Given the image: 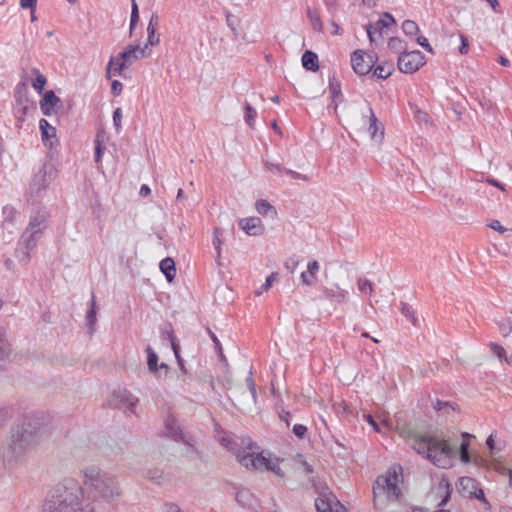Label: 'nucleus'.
Instances as JSON below:
<instances>
[{"label":"nucleus","instance_id":"1","mask_svg":"<svg viewBox=\"0 0 512 512\" xmlns=\"http://www.w3.org/2000/svg\"><path fill=\"white\" fill-rule=\"evenodd\" d=\"M43 428L42 420L34 414L22 417L11 429L8 444L3 450L4 462L12 466L38 445Z\"/></svg>","mask_w":512,"mask_h":512},{"label":"nucleus","instance_id":"2","mask_svg":"<svg viewBox=\"0 0 512 512\" xmlns=\"http://www.w3.org/2000/svg\"><path fill=\"white\" fill-rule=\"evenodd\" d=\"M88 506L83 483L74 477H65L50 488L41 512H84Z\"/></svg>","mask_w":512,"mask_h":512},{"label":"nucleus","instance_id":"3","mask_svg":"<svg viewBox=\"0 0 512 512\" xmlns=\"http://www.w3.org/2000/svg\"><path fill=\"white\" fill-rule=\"evenodd\" d=\"M87 502L113 501L122 493L117 476L100 469L97 466L85 467L80 472Z\"/></svg>","mask_w":512,"mask_h":512},{"label":"nucleus","instance_id":"4","mask_svg":"<svg viewBox=\"0 0 512 512\" xmlns=\"http://www.w3.org/2000/svg\"><path fill=\"white\" fill-rule=\"evenodd\" d=\"M413 449L443 469L451 467L456 456V449L449 444L448 439L437 434H425L415 438Z\"/></svg>","mask_w":512,"mask_h":512},{"label":"nucleus","instance_id":"5","mask_svg":"<svg viewBox=\"0 0 512 512\" xmlns=\"http://www.w3.org/2000/svg\"><path fill=\"white\" fill-rule=\"evenodd\" d=\"M403 484V468L399 464L392 465L384 474L378 476L373 485V503L376 509H383L401 497Z\"/></svg>","mask_w":512,"mask_h":512},{"label":"nucleus","instance_id":"6","mask_svg":"<svg viewBox=\"0 0 512 512\" xmlns=\"http://www.w3.org/2000/svg\"><path fill=\"white\" fill-rule=\"evenodd\" d=\"M236 459L239 464L247 470L258 472H270L278 478H283L285 475L282 464L283 458L272 456L265 452H255L251 446L246 449L237 450L235 452Z\"/></svg>","mask_w":512,"mask_h":512},{"label":"nucleus","instance_id":"7","mask_svg":"<svg viewBox=\"0 0 512 512\" xmlns=\"http://www.w3.org/2000/svg\"><path fill=\"white\" fill-rule=\"evenodd\" d=\"M352 126L357 131L366 130L371 139L377 143H381L384 138V126L369 106L361 108L360 112L354 116Z\"/></svg>","mask_w":512,"mask_h":512},{"label":"nucleus","instance_id":"8","mask_svg":"<svg viewBox=\"0 0 512 512\" xmlns=\"http://www.w3.org/2000/svg\"><path fill=\"white\" fill-rule=\"evenodd\" d=\"M57 170L51 163H45L34 175L31 183V191L39 194L45 190L56 177Z\"/></svg>","mask_w":512,"mask_h":512},{"label":"nucleus","instance_id":"9","mask_svg":"<svg viewBox=\"0 0 512 512\" xmlns=\"http://www.w3.org/2000/svg\"><path fill=\"white\" fill-rule=\"evenodd\" d=\"M425 64L420 51L403 52L398 57V68L403 73H414Z\"/></svg>","mask_w":512,"mask_h":512},{"label":"nucleus","instance_id":"10","mask_svg":"<svg viewBox=\"0 0 512 512\" xmlns=\"http://www.w3.org/2000/svg\"><path fill=\"white\" fill-rule=\"evenodd\" d=\"M457 490L466 497L480 500L487 509H490V504L485 498L483 490L477 487V482L473 478L461 477L457 483Z\"/></svg>","mask_w":512,"mask_h":512},{"label":"nucleus","instance_id":"11","mask_svg":"<svg viewBox=\"0 0 512 512\" xmlns=\"http://www.w3.org/2000/svg\"><path fill=\"white\" fill-rule=\"evenodd\" d=\"M376 57L374 54L365 53L362 50H356L351 56V64L355 73L366 75L372 69Z\"/></svg>","mask_w":512,"mask_h":512},{"label":"nucleus","instance_id":"12","mask_svg":"<svg viewBox=\"0 0 512 512\" xmlns=\"http://www.w3.org/2000/svg\"><path fill=\"white\" fill-rule=\"evenodd\" d=\"M151 52L152 50L148 49V44H145L143 47L139 44H129L119 54L130 67L138 60L149 57Z\"/></svg>","mask_w":512,"mask_h":512},{"label":"nucleus","instance_id":"13","mask_svg":"<svg viewBox=\"0 0 512 512\" xmlns=\"http://www.w3.org/2000/svg\"><path fill=\"white\" fill-rule=\"evenodd\" d=\"M261 36V24L256 21H246L241 26L239 33H236V37L248 44L256 43Z\"/></svg>","mask_w":512,"mask_h":512},{"label":"nucleus","instance_id":"14","mask_svg":"<svg viewBox=\"0 0 512 512\" xmlns=\"http://www.w3.org/2000/svg\"><path fill=\"white\" fill-rule=\"evenodd\" d=\"M128 68L129 66L126 61L118 53L110 57L105 69V77L108 80L114 77H122Z\"/></svg>","mask_w":512,"mask_h":512},{"label":"nucleus","instance_id":"15","mask_svg":"<svg viewBox=\"0 0 512 512\" xmlns=\"http://www.w3.org/2000/svg\"><path fill=\"white\" fill-rule=\"evenodd\" d=\"M237 238V230L234 226H219L214 230V245L218 255H220V246L232 242Z\"/></svg>","mask_w":512,"mask_h":512},{"label":"nucleus","instance_id":"16","mask_svg":"<svg viewBox=\"0 0 512 512\" xmlns=\"http://www.w3.org/2000/svg\"><path fill=\"white\" fill-rule=\"evenodd\" d=\"M39 128L41 131V138L46 147L53 149L57 143V131L56 128L50 125L46 119H41L39 122Z\"/></svg>","mask_w":512,"mask_h":512},{"label":"nucleus","instance_id":"17","mask_svg":"<svg viewBox=\"0 0 512 512\" xmlns=\"http://www.w3.org/2000/svg\"><path fill=\"white\" fill-rule=\"evenodd\" d=\"M320 264L317 260H310L306 265V270L300 274L301 283L304 286H314L318 282V272Z\"/></svg>","mask_w":512,"mask_h":512},{"label":"nucleus","instance_id":"18","mask_svg":"<svg viewBox=\"0 0 512 512\" xmlns=\"http://www.w3.org/2000/svg\"><path fill=\"white\" fill-rule=\"evenodd\" d=\"M395 23L393 16L390 13H384L383 16L375 23L374 26H366L367 35L371 44L375 42L374 31H379L381 34L384 28H387Z\"/></svg>","mask_w":512,"mask_h":512},{"label":"nucleus","instance_id":"19","mask_svg":"<svg viewBox=\"0 0 512 512\" xmlns=\"http://www.w3.org/2000/svg\"><path fill=\"white\" fill-rule=\"evenodd\" d=\"M339 500L332 493L319 496L315 501V507L318 512H334L339 504Z\"/></svg>","mask_w":512,"mask_h":512},{"label":"nucleus","instance_id":"20","mask_svg":"<svg viewBox=\"0 0 512 512\" xmlns=\"http://www.w3.org/2000/svg\"><path fill=\"white\" fill-rule=\"evenodd\" d=\"M146 352L147 366L149 371L154 374H158L159 376H161L162 371H164V374H167L169 370L168 365L165 363H161L160 366H158V356L150 346L146 348Z\"/></svg>","mask_w":512,"mask_h":512},{"label":"nucleus","instance_id":"21","mask_svg":"<svg viewBox=\"0 0 512 512\" xmlns=\"http://www.w3.org/2000/svg\"><path fill=\"white\" fill-rule=\"evenodd\" d=\"M164 432L175 441H181L183 439V432L176 419L171 415H168L164 420Z\"/></svg>","mask_w":512,"mask_h":512},{"label":"nucleus","instance_id":"22","mask_svg":"<svg viewBox=\"0 0 512 512\" xmlns=\"http://www.w3.org/2000/svg\"><path fill=\"white\" fill-rule=\"evenodd\" d=\"M59 102L60 99L55 95L53 91H47L40 101V108L43 114L50 116L54 112L55 107Z\"/></svg>","mask_w":512,"mask_h":512},{"label":"nucleus","instance_id":"23","mask_svg":"<svg viewBox=\"0 0 512 512\" xmlns=\"http://www.w3.org/2000/svg\"><path fill=\"white\" fill-rule=\"evenodd\" d=\"M488 348L501 364L512 365V355H508L506 349L501 344L490 342Z\"/></svg>","mask_w":512,"mask_h":512},{"label":"nucleus","instance_id":"24","mask_svg":"<svg viewBox=\"0 0 512 512\" xmlns=\"http://www.w3.org/2000/svg\"><path fill=\"white\" fill-rule=\"evenodd\" d=\"M116 397L119 399L117 403L119 407L130 412L133 411L136 403L138 402V399L127 391L119 392Z\"/></svg>","mask_w":512,"mask_h":512},{"label":"nucleus","instance_id":"25","mask_svg":"<svg viewBox=\"0 0 512 512\" xmlns=\"http://www.w3.org/2000/svg\"><path fill=\"white\" fill-rule=\"evenodd\" d=\"M160 270L165 275L168 282H172L176 275L175 262L172 258L167 257L160 262Z\"/></svg>","mask_w":512,"mask_h":512},{"label":"nucleus","instance_id":"26","mask_svg":"<svg viewBox=\"0 0 512 512\" xmlns=\"http://www.w3.org/2000/svg\"><path fill=\"white\" fill-rule=\"evenodd\" d=\"M357 287H358V290L363 294V295H368L369 298H368V304L369 306L374 309V301L372 300L371 298V295L374 291V287H373V284L370 280L366 279V278H359L357 280Z\"/></svg>","mask_w":512,"mask_h":512},{"label":"nucleus","instance_id":"27","mask_svg":"<svg viewBox=\"0 0 512 512\" xmlns=\"http://www.w3.org/2000/svg\"><path fill=\"white\" fill-rule=\"evenodd\" d=\"M302 65L307 70L317 71L319 68L318 56L312 51H305L302 55Z\"/></svg>","mask_w":512,"mask_h":512},{"label":"nucleus","instance_id":"28","mask_svg":"<svg viewBox=\"0 0 512 512\" xmlns=\"http://www.w3.org/2000/svg\"><path fill=\"white\" fill-rule=\"evenodd\" d=\"M255 208L259 214L269 216L270 219H273L276 215L275 208L267 200L260 199L256 201Z\"/></svg>","mask_w":512,"mask_h":512},{"label":"nucleus","instance_id":"29","mask_svg":"<svg viewBox=\"0 0 512 512\" xmlns=\"http://www.w3.org/2000/svg\"><path fill=\"white\" fill-rule=\"evenodd\" d=\"M325 296L336 303H344L346 300V291L336 286L331 289H326L324 291Z\"/></svg>","mask_w":512,"mask_h":512},{"label":"nucleus","instance_id":"30","mask_svg":"<svg viewBox=\"0 0 512 512\" xmlns=\"http://www.w3.org/2000/svg\"><path fill=\"white\" fill-rule=\"evenodd\" d=\"M264 232L263 226H239L237 230V239L242 240L243 235L259 236Z\"/></svg>","mask_w":512,"mask_h":512},{"label":"nucleus","instance_id":"31","mask_svg":"<svg viewBox=\"0 0 512 512\" xmlns=\"http://www.w3.org/2000/svg\"><path fill=\"white\" fill-rule=\"evenodd\" d=\"M491 469L496 471L501 475H506L508 477V484L512 488V469L508 468L504 465V463L498 459H494L490 465Z\"/></svg>","mask_w":512,"mask_h":512},{"label":"nucleus","instance_id":"32","mask_svg":"<svg viewBox=\"0 0 512 512\" xmlns=\"http://www.w3.org/2000/svg\"><path fill=\"white\" fill-rule=\"evenodd\" d=\"M497 330L499 334L506 338L512 334V319L509 317L500 318L497 323Z\"/></svg>","mask_w":512,"mask_h":512},{"label":"nucleus","instance_id":"33","mask_svg":"<svg viewBox=\"0 0 512 512\" xmlns=\"http://www.w3.org/2000/svg\"><path fill=\"white\" fill-rule=\"evenodd\" d=\"M307 17L309 18L312 28L314 31L322 32L323 24L320 18V14L316 9L308 7L306 10Z\"/></svg>","mask_w":512,"mask_h":512},{"label":"nucleus","instance_id":"34","mask_svg":"<svg viewBox=\"0 0 512 512\" xmlns=\"http://www.w3.org/2000/svg\"><path fill=\"white\" fill-rule=\"evenodd\" d=\"M37 231L27 228L21 237L20 245H24L26 249H32L37 240Z\"/></svg>","mask_w":512,"mask_h":512},{"label":"nucleus","instance_id":"35","mask_svg":"<svg viewBox=\"0 0 512 512\" xmlns=\"http://www.w3.org/2000/svg\"><path fill=\"white\" fill-rule=\"evenodd\" d=\"M156 30L157 22L151 19L147 26L148 39L146 44H148V47L156 46L159 44L160 38L159 35L156 34Z\"/></svg>","mask_w":512,"mask_h":512},{"label":"nucleus","instance_id":"36","mask_svg":"<svg viewBox=\"0 0 512 512\" xmlns=\"http://www.w3.org/2000/svg\"><path fill=\"white\" fill-rule=\"evenodd\" d=\"M462 442L460 444V460L463 462V463H469L470 462V455H469V452H468V447H469V439H470V435L468 433H463L462 434Z\"/></svg>","mask_w":512,"mask_h":512},{"label":"nucleus","instance_id":"37","mask_svg":"<svg viewBox=\"0 0 512 512\" xmlns=\"http://www.w3.org/2000/svg\"><path fill=\"white\" fill-rule=\"evenodd\" d=\"M393 70V64L383 63L375 68L374 74L380 79H386L392 74Z\"/></svg>","mask_w":512,"mask_h":512},{"label":"nucleus","instance_id":"38","mask_svg":"<svg viewBox=\"0 0 512 512\" xmlns=\"http://www.w3.org/2000/svg\"><path fill=\"white\" fill-rule=\"evenodd\" d=\"M439 489H441L445 492V496L440 502V506H443L448 502V500L450 498V494H451V487H450L449 481L444 478L441 479V481L439 482Z\"/></svg>","mask_w":512,"mask_h":512},{"label":"nucleus","instance_id":"39","mask_svg":"<svg viewBox=\"0 0 512 512\" xmlns=\"http://www.w3.org/2000/svg\"><path fill=\"white\" fill-rule=\"evenodd\" d=\"M402 30L406 35H415L419 31V27L416 22L405 20L402 23Z\"/></svg>","mask_w":512,"mask_h":512},{"label":"nucleus","instance_id":"40","mask_svg":"<svg viewBox=\"0 0 512 512\" xmlns=\"http://www.w3.org/2000/svg\"><path fill=\"white\" fill-rule=\"evenodd\" d=\"M96 301H95V296L92 295V300H91V307L89 309V311L87 312V315H86V319H87V322L89 324L90 327L94 326L95 323H96Z\"/></svg>","mask_w":512,"mask_h":512},{"label":"nucleus","instance_id":"41","mask_svg":"<svg viewBox=\"0 0 512 512\" xmlns=\"http://www.w3.org/2000/svg\"><path fill=\"white\" fill-rule=\"evenodd\" d=\"M30 249L20 248L16 250L15 257L19 264L26 265L30 260Z\"/></svg>","mask_w":512,"mask_h":512},{"label":"nucleus","instance_id":"42","mask_svg":"<svg viewBox=\"0 0 512 512\" xmlns=\"http://www.w3.org/2000/svg\"><path fill=\"white\" fill-rule=\"evenodd\" d=\"M299 263L300 261L298 257L296 255H292L285 261L284 266L289 272L293 273L297 269Z\"/></svg>","mask_w":512,"mask_h":512},{"label":"nucleus","instance_id":"43","mask_svg":"<svg viewBox=\"0 0 512 512\" xmlns=\"http://www.w3.org/2000/svg\"><path fill=\"white\" fill-rule=\"evenodd\" d=\"M46 85V78L44 75L38 73L36 78L33 80L32 86L33 88L41 93Z\"/></svg>","mask_w":512,"mask_h":512},{"label":"nucleus","instance_id":"44","mask_svg":"<svg viewBox=\"0 0 512 512\" xmlns=\"http://www.w3.org/2000/svg\"><path fill=\"white\" fill-rule=\"evenodd\" d=\"M113 125L117 132L122 129V109L116 108L113 112Z\"/></svg>","mask_w":512,"mask_h":512},{"label":"nucleus","instance_id":"45","mask_svg":"<svg viewBox=\"0 0 512 512\" xmlns=\"http://www.w3.org/2000/svg\"><path fill=\"white\" fill-rule=\"evenodd\" d=\"M95 162L99 165L101 163L102 155H103V146L102 141L99 138V135H97L95 141Z\"/></svg>","mask_w":512,"mask_h":512},{"label":"nucleus","instance_id":"46","mask_svg":"<svg viewBox=\"0 0 512 512\" xmlns=\"http://www.w3.org/2000/svg\"><path fill=\"white\" fill-rule=\"evenodd\" d=\"M227 24L233 30V33L236 36V33H239L241 28L239 19L233 15H228Z\"/></svg>","mask_w":512,"mask_h":512},{"label":"nucleus","instance_id":"47","mask_svg":"<svg viewBox=\"0 0 512 512\" xmlns=\"http://www.w3.org/2000/svg\"><path fill=\"white\" fill-rule=\"evenodd\" d=\"M388 46L390 49H393L397 52H400L401 50H403L405 48L403 41L398 37L390 38L388 41Z\"/></svg>","mask_w":512,"mask_h":512},{"label":"nucleus","instance_id":"48","mask_svg":"<svg viewBox=\"0 0 512 512\" xmlns=\"http://www.w3.org/2000/svg\"><path fill=\"white\" fill-rule=\"evenodd\" d=\"M257 116V112L256 110L251 107L250 105H246V116H245V119H246V122L247 124L252 127L253 124H254V120Z\"/></svg>","mask_w":512,"mask_h":512},{"label":"nucleus","instance_id":"49","mask_svg":"<svg viewBox=\"0 0 512 512\" xmlns=\"http://www.w3.org/2000/svg\"><path fill=\"white\" fill-rule=\"evenodd\" d=\"M8 344L4 338V330L0 327V359H3L7 355Z\"/></svg>","mask_w":512,"mask_h":512},{"label":"nucleus","instance_id":"50","mask_svg":"<svg viewBox=\"0 0 512 512\" xmlns=\"http://www.w3.org/2000/svg\"><path fill=\"white\" fill-rule=\"evenodd\" d=\"M401 311H402V314L408 318L413 325H416L417 324V319L414 315V312L411 310V308L409 306H407L406 304H403L402 305V308H401Z\"/></svg>","mask_w":512,"mask_h":512},{"label":"nucleus","instance_id":"51","mask_svg":"<svg viewBox=\"0 0 512 512\" xmlns=\"http://www.w3.org/2000/svg\"><path fill=\"white\" fill-rule=\"evenodd\" d=\"M265 168L271 173H280V172H285V170H286L280 164L269 162V161L265 162Z\"/></svg>","mask_w":512,"mask_h":512},{"label":"nucleus","instance_id":"52","mask_svg":"<svg viewBox=\"0 0 512 512\" xmlns=\"http://www.w3.org/2000/svg\"><path fill=\"white\" fill-rule=\"evenodd\" d=\"M123 85L120 81L116 79H111V93L114 96H119L122 93Z\"/></svg>","mask_w":512,"mask_h":512},{"label":"nucleus","instance_id":"53","mask_svg":"<svg viewBox=\"0 0 512 512\" xmlns=\"http://www.w3.org/2000/svg\"><path fill=\"white\" fill-rule=\"evenodd\" d=\"M278 280V273L273 272L271 273L267 278L265 283L262 286V290L268 291L271 287V285Z\"/></svg>","mask_w":512,"mask_h":512},{"label":"nucleus","instance_id":"54","mask_svg":"<svg viewBox=\"0 0 512 512\" xmlns=\"http://www.w3.org/2000/svg\"><path fill=\"white\" fill-rule=\"evenodd\" d=\"M139 15H138V7L135 3L132 5V12H131V20H130V30H133L134 25L138 22Z\"/></svg>","mask_w":512,"mask_h":512},{"label":"nucleus","instance_id":"55","mask_svg":"<svg viewBox=\"0 0 512 512\" xmlns=\"http://www.w3.org/2000/svg\"><path fill=\"white\" fill-rule=\"evenodd\" d=\"M417 43L423 47L426 51L432 53L433 52V49L431 47V45L429 44L427 38H425L424 36H419L417 38Z\"/></svg>","mask_w":512,"mask_h":512},{"label":"nucleus","instance_id":"56","mask_svg":"<svg viewBox=\"0 0 512 512\" xmlns=\"http://www.w3.org/2000/svg\"><path fill=\"white\" fill-rule=\"evenodd\" d=\"M37 0H20V6L23 9L36 10Z\"/></svg>","mask_w":512,"mask_h":512},{"label":"nucleus","instance_id":"57","mask_svg":"<svg viewBox=\"0 0 512 512\" xmlns=\"http://www.w3.org/2000/svg\"><path fill=\"white\" fill-rule=\"evenodd\" d=\"M491 227L501 235H506V236L512 235V230L509 229L507 226H491Z\"/></svg>","mask_w":512,"mask_h":512},{"label":"nucleus","instance_id":"58","mask_svg":"<svg viewBox=\"0 0 512 512\" xmlns=\"http://www.w3.org/2000/svg\"><path fill=\"white\" fill-rule=\"evenodd\" d=\"M460 39H461V46L459 47V52L462 55H465L468 53V40L463 35L460 36Z\"/></svg>","mask_w":512,"mask_h":512},{"label":"nucleus","instance_id":"59","mask_svg":"<svg viewBox=\"0 0 512 512\" xmlns=\"http://www.w3.org/2000/svg\"><path fill=\"white\" fill-rule=\"evenodd\" d=\"M3 212H4V214H7L6 221L12 222L15 220V217H14L15 212H14L13 207H11V206L4 207Z\"/></svg>","mask_w":512,"mask_h":512},{"label":"nucleus","instance_id":"60","mask_svg":"<svg viewBox=\"0 0 512 512\" xmlns=\"http://www.w3.org/2000/svg\"><path fill=\"white\" fill-rule=\"evenodd\" d=\"M247 385H248V388L250 390L251 398H252L253 402H255V400H256V389H255V384H254L253 380L250 377L247 379Z\"/></svg>","mask_w":512,"mask_h":512},{"label":"nucleus","instance_id":"61","mask_svg":"<svg viewBox=\"0 0 512 512\" xmlns=\"http://www.w3.org/2000/svg\"><path fill=\"white\" fill-rule=\"evenodd\" d=\"M285 173L290 175L293 179L308 180V178L305 175H302V174L295 172L293 170H290V169H286Z\"/></svg>","mask_w":512,"mask_h":512},{"label":"nucleus","instance_id":"62","mask_svg":"<svg viewBox=\"0 0 512 512\" xmlns=\"http://www.w3.org/2000/svg\"><path fill=\"white\" fill-rule=\"evenodd\" d=\"M210 335H211V338H212V341L215 345V348L217 349L218 353L223 356V352H222V346L218 340V338L216 337V335L210 331Z\"/></svg>","mask_w":512,"mask_h":512},{"label":"nucleus","instance_id":"63","mask_svg":"<svg viewBox=\"0 0 512 512\" xmlns=\"http://www.w3.org/2000/svg\"><path fill=\"white\" fill-rule=\"evenodd\" d=\"M9 419L7 410L0 408V427L3 426Z\"/></svg>","mask_w":512,"mask_h":512},{"label":"nucleus","instance_id":"64","mask_svg":"<svg viewBox=\"0 0 512 512\" xmlns=\"http://www.w3.org/2000/svg\"><path fill=\"white\" fill-rule=\"evenodd\" d=\"M293 431L297 436H303L306 433L307 429L303 425H295Z\"/></svg>","mask_w":512,"mask_h":512}]
</instances>
